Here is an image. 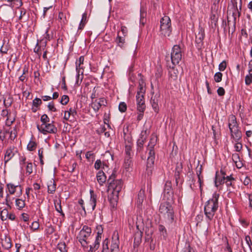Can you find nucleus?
<instances>
[{
    "label": "nucleus",
    "mask_w": 252,
    "mask_h": 252,
    "mask_svg": "<svg viewBox=\"0 0 252 252\" xmlns=\"http://www.w3.org/2000/svg\"><path fill=\"white\" fill-rule=\"evenodd\" d=\"M131 147L130 145H126L125 147V153L126 155V158H131Z\"/></svg>",
    "instance_id": "nucleus-45"
},
{
    "label": "nucleus",
    "mask_w": 252,
    "mask_h": 252,
    "mask_svg": "<svg viewBox=\"0 0 252 252\" xmlns=\"http://www.w3.org/2000/svg\"><path fill=\"white\" fill-rule=\"evenodd\" d=\"M48 108L49 110L51 111L56 112L57 111V109L55 108L54 104L53 102H50L48 103Z\"/></svg>",
    "instance_id": "nucleus-56"
},
{
    "label": "nucleus",
    "mask_w": 252,
    "mask_h": 252,
    "mask_svg": "<svg viewBox=\"0 0 252 252\" xmlns=\"http://www.w3.org/2000/svg\"><path fill=\"white\" fill-rule=\"evenodd\" d=\"M126 105L125 102H122L120 103L119 105V110L120 112H125L126 110Z\"/></svg>",
    "instance_id": "nucleus-50"
},
{
    "label": "nucleus",
    "mask_w": 252,
    "mask_h": 252,
    "mask_svg": "<svg viewBox=\"0 0 252 252\" xmlns=\"http://www.w3.org/2000/svg\"><path fill=\"white\" fill-rule=\"evenodd\" d=\"M87 14L86 12L82 14V18L81 20V21L79 24V26L78 27V30H82L87 22Z\"/></svg>",
    "instance_id": "nucleus-29"
},
{
    "label": "nucleus",
    "mask_w": 252,
    "mask_h": 252,
    "mask_svg": "<svg viewBox=\"0 0 252 252\" xmlns=\"http://www.w3.org/2000/svg\"><path fill=\"white\" fill-rule=\"evenodd\" d=\"M245 82L246 85H249L252 83V75L247 74L245 76Z\"/></svg>",
    "instance_id": "nucleus-46"
},
{
    "label": "nucleus",
    "mask_w": 252,
    "mask_h": 252,
    "mask_svg": "<svg viewBox=\"0 0 252 252\" xmlns=\"http://www.w3.org/2000/svg\"><path fill=\"white\" fill-rule=\"evenodd\" d=\"M170 77L173 80H176L177 78V73L175 71H174L173 73H172L171 72H169Z\"/></svg>",
    "instance_id": "nucleus-64"
},
{
    "label": "nucleus",
    "mask_w": 252,
    "mask_h": 252,
    "mask_svg": "<svg viewBox=\"0 0 252 252\" xmlns=\"http://www.w3.org/2000/svg\"><path fill=\"white\" fill-rule=\"evenodd\" d=\"M233 139L232 143H234V149L236 152H240L242 149V144L239 142L240 139H236L235 138H232Z\"/></svg>",
    "instance_id": "nucleus-28"
},
{
    "label": "nucleus",
    "mask_w": 252,
    "mask_h": 252,
    "mask_svg": "<svg viewBox=\"0 0 252 252\" xmlns=\"http://www.w3.org/2000/svg\"><path fill=\"white\" fill-rule=\"evenodd\" d=\"M144 191L140 190L138 194L137 203L138 205H141L144 200Z\"/></svg>",
    "instance_id": "nucleus-34"
},
{
    "label": "nucleus",
    "mask_w": 252,
    "mask_h": 252,
    "mask_svg": "<svg viewBox=\"0 0 252 252\" xmlns=\"http://www.w3.org/2000/svg\"><path fill=\"white\" fill-rule=\"evenodd\" d=\"M182 51L180 46L178 45H174L172 49L170 59L172 65H169V67L174 68V66L179 64L182 59Z\"/></svg>",
    "instance_id": "nucleus-7"
},
{
    "label": "nucleus",
    "mask_w": 252,
    "mask_h": 252,
    "mask_svg": "<svg viewBox=\"0 0 252 252\" xmlns=\"http://www.w3.org/2000/svg\"><path fill=\"white\" fill-rule=\"evenodd\" d=\"M234 180V179L231 175L227 176L226 177L225 184L228 188L232 186V181Z\"/></svg>",
    "instance_id": "nucleus-36"
},
{
    "label": "nucleus",
    "mask_w": 252,
    "mask_h": 252,
    "mask_svg": "<svg viewBox=\"0 0 252 252\" xmlns=\"http://www.w3.org/2000/svg\"><path fill=\"white\" fill-rule=\"evenodd\" d=\"M226 68V63L225 61H223L219 65V69L220 71H224Z\"/></svg>",
    "instance_id": "nucleus-51"
},
{
    "label": "nucleus",
    "mask_w": 252,
    "mask_h": 252,
    "mask_svg": "<svg viewBox=\"0 0 252 252\" xmlns=\"http://www.w3.org/2000/svg\"><path fill=\"white\" fill-rule=\"evenodd\" d=\"M66 245L64 243L63 244H61L58 246V249L61 252H67L66 250L65 249Z\"/></svg>",
    "instance_id": "nucleus-57"
},
{
    "label": "nucleus",
    "mask_w": 252,
    "mask_h": 252,
    "mask_svg": "<svg viewBox=\"0 0 252 252\" xmlns=\"http://www.w3.org/2000/svg\"><path fill=\"white\" fill-rule=\"evenodd\" d=\"M157 140L158 138L157 136L155 134H153L150 139V141L147 146V149H154L155 146L157 144Z\"/></svg>",
    "instance_id": "nucleus-26"
},
{
    "label": "nucleus",
    "mask_w": 252,
    "mask_h": 252,
    "mask_svg": "<svg viewBox=\"0 0 252 252\" xmlns=\"http://www.w3.org/2000/svg\"><path fill=\"white\" fill-rule=\"evenodd\" d=\"M228 126L230 132L231 138L237 140L241 139L242 133L235 115H231L229 116Z\"/></svg>",
    "instance_id": "nucleus-4"
},
{
    "label": "nucleus",
    "mask_w": 252,
    "mask_h": 252,
    "mask_svg": "<svg viewBox=\"0 0 252 252\" xmlns=\"http://www.w3.org/2000/svg\"><path fill=\"white\" fill-rule=\"evenodd\" d=\"M84 61V56H80L78 59L76 61V71L79 73H81V75H82L84 73V68L82 66Z\"/></svg>",
    "instance_id": "nucleus-16"
},
{
    "label": "nucleus",
    "mask_w": 252,
    "mask_h": 252,
    "mask_svg": "<svg viewBox=\"0 0 252 252\" xmlns=\"http://www.w3.org/2000/svg\"><path fill=\"white\" fill-rule=\"evenodd\" d=\"M159 213L162 215L168 224L174 221V212L172 205L169 203H161L159 208Z\"/></svg>",
    "instance_id": "nucleus-5"
},
{
    "label": "nucleus",
    "mask_w": 252,
    "mask_h": 252,
    "mask_svg": "<svg viewBox=\"0 0 252 252\" xmlns=\"http://www.w3.org/2000/svg\"><path fill=\"white\" fill-rule=\"evenodd\" d=\"M36 145V144L35 142L30 141L27 145V149L30 151H33L35 149Z\"/></svg>",
    "instance_id": "nucleus-43"
},
{
    "label": "nucleus",
    "mask_w": 252,
    "mask_h": 252,
    "mask_svg": "<svg viewBox=\"0 0 252 252\" xmlns=\"http://www.w3.org/2000/svg\"><path fill=\"white\" fill-rule=\"evenodd\" d=\"M145 93L144 89L140 86L137 92L136 98L137 102V110L139 112H144L145 110L146 105L144 99V94Z\"/></svg>",
    "instance_id": "nucleus-10"
},
{
    "label": "nucleus",
    "mask_w": 252,
    "mask_h": 252,
    "mask_svg": "<svg viewBox=\"0 0 252 252\" xmlns=\"http://www.w3.org/2000/svg\"><path fill=\"white\" fill-rule=\"evenodd\" d=\"M19 163L21 170H23L24 167L27 162H26V158L25 156H20L19 158Z\"/></svg>",
    "instance_id": "nucleus-39"
},
{
    "label": "nucleus",
    "mask_w": 252,
    "mask_h": 252,
    "mask_svg": "<svg viewBox=\"0 0 252 252\" xmlns=\"http://www.w3.org/2000/svg\"><path fill=\"white\" fill-rule=\"evenodd\" d=\"M198 36H196L195 41L198 44V47L200 48L203 44V40L204 37V34L202 32L201 33L199 32Z\"/></svg>",
    "instance_id": "nucleus-31"
},
{
    "label": "nucleus",
    "mask_w": 252,
    "mask_h": 252,
    "mask_svg": "<svg viewBox=\"0 0 252 252\" xmlns=\"http://www.w3.org/2000/svg\"><path fill=\"white\" fill-rule=\"evenodd\" d=\"M147 150L149 151V153L147 158V171L149 174L152 172L155 161V153L154 149H147Z\"/></svg>",
    "instance_id": "nucleus-12"
},
{
    "label": "nucleus",
    "mask_w": 252,
    "mask_h": 252,
    "mask_svg": "<svg viewBox=\"0 0 252 252\" xmlns=\"http://www.w3.org/2000/svg\"><path fill=\"white\" fill-rule=\"evenodd\" d=\"M160 32L164 36H169L172 32L171 23L170 18L164 16L160 20Z\"/></svg>",
    "instance_id": "nucleus-8"
},
{
    "label": "nucleus",
    "mask_w": 252,
    "mask_h": 252,
    "mask_svg": "<svg viewBox=\"0 0 252 252\" xmlns=\"http://www.w3.org/2000/svg\"><path fill=\"white\" fill-rule=\"evenodd\" d=\"M58 19L60 20L61 24H65L66 22V17L63 12H60L59 13Z\"/></svg>",
    "instance_id": "nucleus-41"
},
{
    "label": "nucleus",
    "mask_w": 252,
    "mask_h": 252,
    "mask_svg": "<svg viewBox=\"0 0 252 252\" xmlns=\"http://www.w3.org/2000/svg\"><path fill=\"white\" fill-rule=\"evenodd\" d=\"M147 139L146 131H142L137 141V152L140 153L143 149V145Z\"/></svg>",
    "instance_id": "nucleus-13"
},
{
    "label": "nucleus",
    "mask_w": 252,
    "mask_h": 252,
    "mask_svg": "<svg viewBox=\"0 0 252 252\" xmlns=\"http://www.w3.org/2000/svg\"><path fill=\"white\" fill-rule=\"evenodd\" d=\"M42 103L41 100L37 97L34 98L32 101V104L34 106L37 107L39 106Z\"/></svg>",
    "instance_id": "nucleus-52"
},
{
    "label": "nucleus",
    "mask_w": 252,
    "mask_h": 252,
    "mask_svg": "<svg viewBox=\"0 0 252 252\" xmlns=\"http://www.w3.org/2000/svg\"><path fill=\"white\" fill-rule=\"evenodd\" d=\"M222 74L220 72H217L215 74L214 80L216 82H220L222 80Z\"/></svg>",
    "instance_id": "nucleus-40"
},
{
    "label": "nucleus",
    "mask_w": 252,
    "mask_h": 252,
    "mask_svg": "<svg viewBox=\"0 0 252 252\" xmlns=\"http://www.w3.org/2000/svg\"><path fill=\"white\" fill-rule=\"evenodd\" d=\"M111 252H119V240L118 235L116 236V238H112L111 245ZM101 252H110L108 247V240L105 239L102 243V250Z\"/></svg>",
    "instance_id": "nucleus-9"
},
{
    "label": "nucleus",
    "mask_w": 252,
    "mask_h": 252,
    "mask_svg": "<svg viewBox=\"0 0 252 252\" xmlns=\"http://www.w3.org/2000/svg\"><path fill=\"white\" fill-rule=\"evenodd\" d=\"M159 95L156 94L155 95L152 96L151 99V103L153 109L156 113H158L159 110L158 101Z\"/></svg>",
    "instance_id": "nucleus-14"
},
{
    "label": "nucleus",
    "mask_w": 252,
    "mask_h": 252,
    "mask_svg": "<svg viewBox=\"0 0 252 252\" xmlns=\"http://www.w3.org/2000/svg\"><path fill=\"white\" fill-rule=\"evenodd\" d=\"M219 196V194L214 193L212 198L208 200L205 204L204 212L208 226L210 225V222L213 220L215 214L218 209V199Z\"/></svg>",
    "instance_id": "nucleus-2"
},
{
    "label": "nucleus",
    "mask_w": 252,
    "mask_h": 252,
    "mask_svg": "<svg viewBox=\"0 0 252 252\" xmlns=\"http://www.w3.org/2000/svg\"><path fill=\"white\" fill-rule=\"evenodd\" d=\"M217 93L220 96H223L225 94V90L222 87H219L217 90Z\"/></svg>",
    "instance_id": "nucleus-59"
},
{
    "label": "nucleus",
    "mask_w": 252,
    "mask_h": 252,
    "mask_svg": "<svg viewBox=\"0 0 252 252\" xmlns=\"http://www.w3.org/2000/svg\"><path fill=\"white\" fill-rule=\"evenodd\" d=\"M55 208L57 212L60 214L63 218L64 217V214L63 213L61 206V202L60 200L59 202L57 201H54Z\"/></svg>",
    "instance_id": "nucleus-27"
},
{
    "label": "nucleus",
    "mask_w": 252,
    "mask_h": 252,
    "mask_svg": "<svg viewBox=\"0 0 252 252\" xmlns=\"http://www.w3.org/2000/svg\"><path fill=\"white\" fill-rule=\"evenodd\" d=\"M12 102H13L12 97L11 96H10V95H9V96L8 97L7 99H3V105H4V106L6 108H7V107H10L11 105Z\"/></svg>",
    "instance_id": "nucleus-37"
},
{
    "label": "nucleus",
    "mask_w": 252,
    "mask_h": 252,
    "mask_svg": "<svg viewBox=\"0 0 252 252\" xmlns=\"http://www.w3.org/2000/svg\"><path fill=\"white\" fill-rule=\"evenodd\" d=\"M232 159L234 162L240 160L239 155L237 153H234L232 155Z\"/></svg>",
    "instance_id": "nucleus-61"
},
{
    "label": "nucleus",
    "mask_w": 252,
    "mask_h": 252,
    "mask_svg": "<svg viewBox=\"0 0 252 252\" xmlns=\"http://www.w3.org/2000/svg\"><path fill=\"white\" fill-rule=\"evenodd\" d=\"M13 4L14 5H15L17 8H19L23 5V2L21 0H15Z\"/></svg>",
    "instance_id": "nucleus-63"
},
{
    "label": "nucleus",
    "mask_w": 252,
    "mask_h": 252,
    "mask_svg": "<svg viewBox=\"0 0 252 252\" xmlns=\"http://www.w3.org/2000/svg\"><path fill=\"white\" fill-rule=\"evenodd\" d=\"M48 192L50 194H53L56 190V185L55 182L53 179H52L47 183Z\"/></svg>",
    "instance_id": "nucleus-24"
},
{
    "label": "nucleus",
    "mask_w": 252,
    "mask_h": 252,
    "mask_svg": "<svg viewBox=\"0 0 252 252\" xmlns=\"http://www.w3.org/2000/svg\"><path fill=\"white\" fill-rule=\"evenodd\" d=\"M105 99L104 98H100L98 101L95 100L92 103V108L95 112H97L99 110L100 107L102 105H105Z\"/></svg>",
    "instance_id": "nucleus-19"
},
{
    "label": "nucleus",
    "mask_w": 252,
    "mask_h": 252,
    "mask_svg": "<svg viewBox=\"0 0 252 252\" xmlns=\"http://www.w3.org/2000/svg\"><path fill=\"white\" fill-rule=\"evenodd\" d=\"M2 246L5 249H9L11 247L12 244L10 242L9 238H5L4 240H2Z\"/></svg>",
    "instance_id": "nucleus-32"
},
{
    "label": "nucleus",
    "mask_w": 252,
    "mask_h": 252,
    "mask_svg": "<svg viewBox=\"0 0 252 252\" xmlns=\"http://www.w3.org/2000/svg\"><path fill=\"white\" fill-rule=\"evenodd\" d=\"M94 167L96 170L102 169L104 171L108 168L109 165L105 161H101L100 159H97L94 163Z\"/></svg>",
    "instance_id": "nucleus-18"
},
{
    "label": "nucleus",
    "mask_w": 252,
    "mask_h": 252,
    "mask_svg": "<svg viewBox=\"0 0 252 252\" xmlns=\"http://www.w3.org/2000/svg\"><path fill=\"white\" fill-rule=\"evenodd\" d=\"M170 192H173L171 186L170 185V183H169V185H167V184H165V188L164 189L163 193H168Z\"/></svg>",
    "instance_id": "nucleus-55"
},
{
    "label": "nucleus",
    "mask_w": 252,
    "mask_h": 252,
    "mask_svg": "<svg viewBox=\"0 0 252 252\" xmlns=\"http://www.w3.org/2000/svg\"><path fill=\"white\" fill-rule=\"evenodd\" d=\"M115 41L118 46L121 48H123L124 47L125 43L124 37H121L118 35L116 37Z\"/></svg>",
    "instance_id": "nucleus-33"
},
{
    "label": "nucleus",
    "mask_w": 252,
    "mask_h": 252,
    "mask_svg": "<svg viewBox=\"0 0 252 252\" xmlns=\"http://www.w3.org/2000/svg\"><path fill=\"white\" fill-rule=\"evenodd\" d=\"M15 204L17 208L21 210L23 209L25 206V200H23L22 199L17 198L15 200Z\"/></svg>",
    "instance_id": "nucleus-30"
},
{
    "label": "nucleus",
    "mask_w": 252,
    "mask_h": 252,
    "mask_svg": "<svg viewBox=\"0 0 252 252\" xmlns=\"http://www.w3.org/2000/svg\"><path fill=\"white\" fill-rule=\"evenodd\" d=\"M96 178L98 183L100 186L103 185L107 179L106 176L102 170H99L97 173Z\"/></svg>",
    "instance_id": "nucleus-17"
},
{
    "label": "nucleus",
    "mask_w": 252,
    "mask_h": 252,
    "mask_svg": "<svg viewBox=\"0 0 252 252\" xmlns=\"http://www.w3.org/2000/svg\"><path fill=\"white\" fill-rule=\"evenodd\" d=\"M38 156L40 158V161L41 164H43V161L42 160L43 158V149L41 148L38 150Z\"/></svg>",
    "instance_id": "nucleus-62"
},
{
    "label": "nucleus",
    "mask_w": 252,
    "mask_h": 252,
    "mask_svg": "<svg viewBox=\"0 0 252 252\" xmlns=\"http://www.w3.org/2000/svg\"><path fill=\"white\" fill-rule=\"evenodd\" d=\"M26 169V173H28V175H30L32 173L33 165L32 162H27Z\"/></svg>",
    "instance_id": "nucleus-42"
},
{
    "label": "nucleus",
    "mask_w": 252,
    "mask_h": 252,
    "mask_svg": "<svg viewBox=\"0 0 252 252\" xmlns=\"http://www.w3.org/2000/svg\"><path fill=\"white\" fill-rule=\"evenodd\" d=\"M6 194L5 198V204L6 205L10 206V204L12 203L9 195H15L16 197H20L23 193L22 187L19 184L15 185L13 183H8L6 184Z\"/></svg>",
    "instance_id": "nucleus-3"
},
{
    "label": "nucleus",
    "mask_w": 252,
    "mask_h": 252,
    "mask_svg": "<svg viewBox=\"0 0 252 252\" xmlns=\"http://www.w3.org/2000/svg\"><path fill=\"white\" fill-rule=\"evenodd\" d=\"M101 240V236L96 235V236L95 237V241H94V243L93 244V245H94V249H98Z\"/></svg>",
    "instance_id": "nucleus-44"
},
{
    "label": "nucleus",
    "mask_w": 252,
    "mask_h": 252,
    "mask_svg": "<svg viewBox=\"0 0 252 252\" xmlns=\"http://www.w3.org/2000/svg\"><path fill=\"white\" fill-rule=\"evenodd\" d=\"M92 235V229L87 225H84L77 237L78 241L84 248H87L89 244V239Z\"/></svg>",
    "instance_id": "nucleus-6"
},
{
    "label": "nucleus",
    "mask_w": 252,
    "mask_h": 252,
    "mask_svg": "<svg viewBox=\"0 0 252 252\" xmlns=\"http://www.w3.org/2000/svg\"><path fill=\"white\" fill-rule=\"evenodd\" d=\"M67 111L68 113H69V114L71 115V117H72L73 119H75L76 118L77 113L76 110V109L74 107H70L69 109Z\"/></svg>",
    "instance_id": "nucleus-48"
},
{
    "label": "nucleus",
    "mask_w": 252,
    "mask_h": 252,
    "mask_svg": "<svg viewBox=\"0 0 252 252\" xmlns=\"http://www.w3.org/2000/svg\"><path fill=\"white\" fill-rule=\"evenodd\" d=\"M225 179V176L220 177L219 175H218V172H217L214 181L215 186L218 187L220 185L224 184Z\"/></svg>",
    "instance_id": "nucleus-25"
},
{
    "label": "nucleus",
    "mask_w": 252,
    "mask_h": 252,
    "mask_svg": "<svg viewBox=\"0 0 252 252\" xmlns=\"http://www.w3.org/2000/svg\"><path fill=\"white\" fill-rule=\"evenodd\" d=\"M133 164L130 158H126L124 167L126 172H130L132 170Z\"/></svg>",
    "instance_id": "nucleus-23"
},
{
    "label": "nucleus",
    "mask_w": 252,
    "mask_h": 252,
    "mask_svg": "<svg viewBox=\"0 0 252 252\" xmlns=\"http://www.w3.org/2000/svg\"><path fill=\"white\" fill-rule=\"evenodd\" d=\"M8 210L7 209H3L0 211V219L2 220H5L8 219Z\"/></svg>",
    "instance_id": "nucleus-35"
},
{
    "label": "nucleus",
    "mask_w": 252,
    "mask_h": 252,
    "mask_svg": "<svg viewBox=\"0 0 252 252\" xmlns=\"http://www.w3.org/2000/svg\"><path fill=\"white\" fill-rule=\"evenodd\" d=\"M38 130L43 133H56L57 131V127L52 123L42 124L40 126L37 125Z\"/></svg>",
    "instance_id": "nucleus-11"
},
{
    "label": "nucleus",
    "mask_w": 252,
    "mask_h": 252,
    "mask_svg": "<svg viewBox=\"0 0 252 252\" xmlns=\"http://www.w3.org/2000/svg\"><path fill=\"white\" fill-rule=\"evenodd\" d=\"M14 149L15 148L14 147H10L6 149L4 157L5 164L9 161L14 156Z\"/></svg>",
    "instance_id": "nucleus-15"
},
{
    "label": "nucleus",
    "mask_w": 252,
    "mask_h": 252,
    "mask_svg": "<svg viewBox=\"0 0 252 252\" xmlns=\"http://www.w3.org/2000/svg\"><path fill=\"white\" fill-rule=\"evenodd\" d=\"M97 235L102 236L103 233V227L101 225H97L96 226Z\"/></svg>",
    "instance_id": "nucleus-58"
},
{
    "label": "nucleus",
    "mask_w": 252,
    "mask_h": 252,
    "mask_svg": "<svg viewBox=\"0 0 252 252\" xmlns=\"http://www.w3.org/2000/svg\"><path fill=\"white\" fill-rule=\"evenodd\" d=\"M163 200H164L161 203H169L172 205L173 202V193L170 192L168 193H163Z\"/></svg>",
    "instance_id": "nucleus-21"
},
{
    "label": "nucleus",
    "mask_w": 252,
    "mask_h": 252,
    "mask_svg": "<svg viewBox=\"0 0 252 252\" xmlns=\"http://www.w3.org/2000/svg\"><path fill=\"white\" fill-rule=\"evenodd\" d=\"M40 120L42 124H46L49 122V118L46 114H44L41 116Z\"/></svg>",
    "instance_id": "nucleus-53"
},
{
    "label": "nucleus",
    "mask_w": 252,
    "mask_h": 252,
    "mask_svg": "<svg viewBox=\"0 0 252 252\" xmlns=\"http://www.w3.org/2000/svg\"><path fill=\"white\" fill-rule=\"evenodd\" d=\"M27 11L26 9L22 8L20 10V15L19 17V20H21L24 16H25L26 14Z\"/></svg>",
    "instance_id": "nucleus-60"
},
{
    "label": "nucleus",
    "mask_w": 252,
    "mask_h": 252,
    "mask_svg": "<svg viewBox=\"0 0 252 252\" xmlns=\"http://www.w3.org/2000/svg\"><path fill=\"white\" fill-rule=\"evenodd\" d=\"M69 101V97L67 95L62 96L60 103L63 105H66Z\"/></svg>",
    "instance_id": "nucleus-47"
},
{
    "label": "nucleus",
    "mask_w": 252,
    "mask_h": 252,
    "mask_svg": "<svg viewBox=\"0 0 252 252\" xmlns=\"http://www.w3.org/2000/svg\"><path fill=\"white\" fill-rule=\"evenodd\" d=\"M83 78V74L82 75H81V73L76 72L75 84L78 86L80 85L82 82Z\"/></svg>",
    "instance_id": "nucleus-38"
},
{
    "label": "nucleus",
    "mask_w": 252,
    "mask_h": 252,
    "mask_svg": "<svg viewBox=\"0 0 252 252\" xmlns=\"http://www.w3.org/2000/svg\"><path fill=\"white\" fill-rule=\"evenodd\" d=\"M90 193L91 196L90 204L91 206L92 210H94L96 206V195L94 193V191L92 189L90 190Z\"/></svg>",
    "instance_id": "nucleus-22"
},
{
    "label": "nucleus",
    "mask_w": 252,
    "mask_h": 252,
    "mask_svg": "<svg viewBox=\"0 0 252 252\" xmlns=\"http://www.w3.org/2000/svg\"><path fill=\"white\" fill-rule=\"evenodd\" d=\"M158 231L160 239L166 240L168 236V233L165 227L162 224H159L158 226Z\"/></svg>",
    "instance_id": "nucleus-20"
},
{
    "label": "nucleus",
    "mask_w": 252,
    "mask_h": 252,
    "mask_svg": "<svg viewBox=\"0 0 252 252\" xmlns=\"http://www.w3.org/2000/svg\"><path fill=\"white\" fill-rule=\"evenodd\" d=\"M31 228L33 231H35L37 230L39 227V224L38 221H33L31 225L30 226Z\"/></svg>",
    "instance_id": "nucleus-49"
},
{
    "label": "nucleus",
    "mask_w": 252,
    "mask_h": 252,
    "mask_svg": "<svg viewBox=\"0 0 252 252\" xmlns=\"http://www.w3.org/2000/svg\"><path fill=\"white\" fill-rule=\"evenodd\" d=\"M115 173L113 172L107 180L108 199L113 208H115L119 198V192L122 190L123 184L121 179H115Z\"/></svg>",
    "instance_id": "nucleus-1"
},
{
    "label": "nucleus",
    "mask_w": 252,
    "mask_h": 252,
    "mask_svg": "<svg viewBox=\"0 0 252 252\" xmlns=\"http://www.w3.org/2000/svg\"><path fill=\"white\" fill-rule=\"evenodd\" d=\"M231 2L233 4V5L234 8H235L237 10L238 9V3L239 2L240 4V9L241 7L242 4V0H231Z\"/></svg>",
    "instance_id": "nucleus-54"
}]
</instances>
